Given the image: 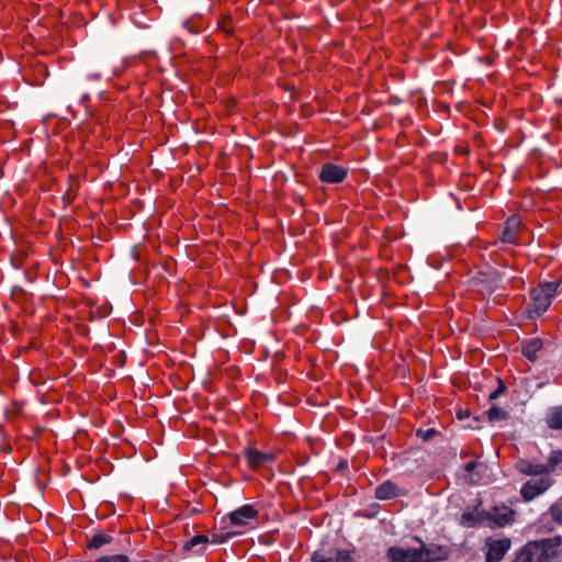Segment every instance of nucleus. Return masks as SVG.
I'll return each mask as SVG.
<instances>
[{
	"label": "nucleus",
	"instance_id": "obj_14",
	"mask_svg": "<svg viewBox=\"0 0 562 562\" xmlns=\"http://www.w3.org/2000/svg\"><path fill=\"white\" fill-rule=\"evenodd\" d=\"M398 496V487L391 481H385L375 488V497L380 501H387Z\"/></svg>",
	"mask_w": 562,
	"mask_h": 562
},
{
	"label": "nucleus",
	"instance_id": "obj_1",
	"mask_svg": "<svg viewBox=\"0 0 562 562\" xmlns=\"http://www.w3.org/2000/svg\"><path fill=\"white\" fill-rule=\"evenodd\" d=\"M450 549L435 542H425L414 536L411 543L392 546L386 550L389 562H440L449 558Z\"/></svg>",
	"mask_w": 562,
	"mask_h": 562
},
{
	"label": "nucleus",
	"instance_id": "obj_3",
	"mask_svg": "<svg viewBox=\"0 0 562 562\" xmlns=\"http://www.w3.org/2000/svg\"><path fill=\"white\" fill-rule=\"evenodd\" d=\"M560 283L557 281L544 282L532 290L530 313L537 316L543 314L551 305Z\"/></svg>",
	"mask_w": 562,
	"mask_h": 562
},
{
	"label": "nucleus",
	"instance_id": "obj_2",
	"mask_svg": "<svg viewBox=\"0 0 562 562\" xmlns=\"http://www.w3.org/2000/svg\"><path fill=\"white\" fill-rule=\"evenodd\" d=\"M561 542L560 537L528 542L513 562H550Z\"/></svg>",
	"mask_w": 562,
	"mask_h": 562
},
{
	"label": "nucleus",
	"instance_id": "obj_13",
	"mask_svg": "<svg viewBox=\"0 0 562 562\" xmlns=\"http://www.w3.org/2000/svg\"><path fill=\"white\" fill-rule=\"evenodd\" d=\"M312 562H353V559L349 551L338 550L333 557L315 552L312 557Z\"/></svg>",
	"mask_w": 562,
	"mask_h": 562
},
{
	"label": "nucleus",
	"instance_id": "obj_21",
	"mask_svg": "<svg viewBox=\"0 0 562 562\" xmlns=\"http://www.w3.org/2000/svg\"><path fill=\"white\" fill-rule=\"evenodd\" d=\"M97 562H130L128 558L123 554L101 557Z\"/></svg>",
	"mask_w": 562,
	"mask_h": 562
},
{
	"label": "nucleus",
	"instance_id": "obj_11",
	"mask_svg": "<svg viewBox=\"0 0 562 562\" xmlns=\"http://www.w3.org/2000/svg\"><path fill=\"white\" fill-rule=\"evenodd\" d=\"M209 541L210 540L206 536L198 535L186 541L182 549L186 552L192 551L194 554H202Z\"/></svg>",
	"mask_w": 562,
	"mask_h": 562
},
{
	"label": "nucleus",
	"instance_id": "obj_7",
	"mask_svg": "<svg viewBox=\"0 0 562 562\" xmlns=\"http://www.w3.org/2000/svg\"><path fill=\"white\" fill-rule=\"evenodd\" d=\"M258 510L249 504L243 505L239 508L228 514V519L234 526H246L249 520L257 517Z\"/></svg>",
	"mask_w": 562,
	"mask_h": 562
},
{
	"label": "nucleus",
	"instance_id": "obj_6",
	"mask_svg": "<svg viewBox=\"0 0 562 562\" xmlns=\"http://www.w3.org/2000/svg\"><path fill=\"white\" fill-rule=\"evenodd\" d=\"M510 540L507 538L488 540L486 542V561L498 562L501 561L510 548Z\"/></svg>",
	"mask_w": 562,
	"mask_h": 562
},
{
	"label": "nucleus",
	"instance_id": "obj_23",
	"mask_svg": "<svg viewBox=\"0 0 562 562\" xmlns=\"http://www.w3.org/2000/svg\"><path fill=\"white\" fill-rule=\"evenodd\" d=\"M231 536H233V533H227L226 536L224 535H221V536H215L213 538V542H217V543H223L225 542Z\"/></svg>",
	"mask_w": 562,
	"mask_h": 562
},
{
	"label": "nucleus",
	"instance_id": "obj_8",
	"mask_svg": "<svg viewBox=\"0 0 562 562\" xmlns=\"http://www.w3.org/2000/svg\"><path fill=\"white\" fill-rule=\"evenodd\" d=\"M521 221L519 216H510L504 224L501 233V240L507 244H514L519 234Z\"/></svg>",
	"mask_w": 562,
	"mask_h": 562
},
{
	"label": "nucleus",
	"instance_id": "obj_9",
	"mask_svg": "<svg viewBox=\"0 0 562 562\" xmlns=\"http://www.w3.org/2000/svg\"><path fill=\"white\" fill-rule=\"evenodd\" d=\"M246 458L249 467L252 469L265 467L274 459L272 453H265L256 449H248L246 451Z\"/></svg>",
	"mask_w": 562,
	"mask_h": 562
},
{
	"label": "nucleus",
	"instance_id": "obj_27",
	"mask_svg": "<svg viewBox=\"0 0 562 562\" xmlns=\"http://www.w3.org/2000/svg\"><path fill=\"white\" fill-rule=\"evenodd\" d=\"M557 508L554 506L551 507L552 515H555Z\"/></svg>",
	"mask_w": 562,
	"mask_h": 562
},
{
	"label": "nucleus",
	"instance_id": "obj_10",
	"mask_svg": "<svg viewBox=\"0 0 562 562\" xmlns=\"http://www.w3.org/2000/svg\"><path fill=\"white\" fill-rule=\"evenodd\" d=\"M514 512L508 506H495L491 513H487L490 517L497 526H505L513 520Z\"/></svg>",
	"mask_w": 562,
	"mask_h": 562
},
{
	"label": "nucleus",
	"instance_id": "obj_16",
	"mask_svg": "<svg viewBox=\"0 0 562 562\" xmlns=\"http://www.w3.org/2000/svg\"><path fill=\"white\" fill-rule=\"evenodd\" d=\"M547 425L551 429H562V405L551 407L548 411Z\"/></svg>",
	"mask_w": 562,
	"mask_h": 562
},
{
	"label": "nucleus",
	"instance_id": "obj_15",
	"mask_svg": "<svg viewBox=\"0 0 562 562\" xmlns=\"http://www.w3.org/2000/svg\"><path fill=\"white\" fill-rule=\"evenodd\" d=\"M519 471L527 475H541V474H549V469L546 464L541 463H532L529 461H520L519 464Z\"/></svg>",
	"mask_w": 562,
	"mask_h": 562
},
{
	"label": "nucleus",
	"instance_id": "obj_12",
	"mask_svg": "<svg viewBox=\"0 0 562 562\" xmlns=\"http://www.w3.org/2000/svg\"><path fill=\"white\" fill-rule=\"evenodd\" d=\"M486 517L487 513L485 510L475 507L474 509L462 514L461 522L467 527H474L477 524L483 522Z\"/></svg>",
	"mask_w": 562,
	"mask_h": 562
},
{
	"label": "nucleus",
	"instance_id": "obj_25",
	"mask_svg": "<svg viewBox=\"0 0 562 562\" xmlns=\"http://www.w3.org/2000/svg\"><path fill=\"white\" fill-rule=\"evenodd\" d=\"M475 465H476V463H475V462H473V461L468 462V463L465 464V471H467V472H472V471L474 470Z\"/></svg>",
	"mask_w": 562,
	"mask_h": 562
},
{
	"label": "nucleus",
	"instance_id": "obj_17",
	"mask_svg": "<svg viewBox=\"0 0 562 562\" xmlns=\"http://www.w3.org/2000/svg\"><path fill=\"white\" fill-rule=\"evenodd\" d=\"M541 348L542 341L539 339H532L522 346L521 352L528 360L535 361L537 359V353Z\"/></svg>",
	"mask_w": 562,
	"mask_h": 562
},
{
	"label": "nucleus",
	"instance_id": "obj_5",
	"mask_svg": "<svg viewBox=\"0 0 562 562\" xmlns=\"http://www.w3.org/2000/svg\"><path fill=\"white\" fill-rule=\"evenodd\" d=\"M348 175V169L333 164V162H326L321 167L319 170V179L321 181L329 184H337L341 183Z\"/></svg>",
	"mask_w": 562,
	"mask_h": 562
},
{
	"label": "nucleus",
	"instance_id": "obj_24",
	"mask_svg": "<svg viewBox=\"0 0 562 562\" xmlns=\"http://www.w3.org/2000/svg\"><path fill=\"white\" fill-rule=\"evenodd\" d=\"M506 389H495L494 392H492L490 395H488V398L491 401H494L496 398H498L501 396V394L505 391Z\"/></svg>",
	"mask_w": 562,
	"mask_h": 562
},
{
	"label": "nucleus",
	"instance_id": "obj_18",
	"mask_svg": "<svg viewBox=\"0 0 562 562\" xmlns=\"http://www.w3.org/2000/svg\"><path fill=\"white\" fill-rule=\"evenodd\" d=\"M112 537L105 533H97L90 539L89 547L91 549H100L104 544L111 543Z\"/></svg>",
	"mask_w": 562,
	"mask_h": 562
},
{
	"label": "nucleus",
	"instance_id": "obj_19",
	"mask_svg": "<svg viewBox=\"0 0 562 562\" xmlns=\"http://www.w3.org/2000/svg\"><path fill=\"white\" fill-rule=\"evenodd\" d=\"M487 416L490 422H501L508 418V413L498 406H492L488 412Z\"/></svg>",
	"mask_w": 562,
	"mask_h": 562
},
{
	"label": "nucleus",
	"instance_id": "obj_26",
	"mask_svg": "<svg viewBox=\"0 0 562 562\" xmlns=\"http://www.w3.org/2000/svg\"><path fill=\"white\" fill-rule=\"evenodd\" d=\"M469 416H470V413H469L468 411H460V412L458 413V418H459V419H464V418H467V417H469Z\"/></svg>",
	"mask_w": 562,
	"mask_h": 562
},
{
	"label": "nucleus",
	"instance_id": "obj_20",
	"mask_svg": "<svg viewBox=\"0 0 562 562\" xmlns=\"http://www.w3.org/2000/svg\"><path fill=\"white\" fill-rule=\"evenodd\" d=\"M560 463H562V451H552L549 457V462L546 464L549 469V473L552 472L554 468Z\"/></svg>",
	"mask_w": 562,
	"mask_h": 562
},
{
	"label": "nucleus",
	"instance_id": "obj_4",
	"mask_svg": "<svg viewBox=\"0 0 562 562\" xmlns=\"http://www.w3.org/2000/svg\"><path fill=\"white\" fill-rule=\"evenodd\" d=\"M551 485L552 480L549 475L535 477L522 485L520 493L526 501H532L535 497L546 492Z\"/></svg>",
	"mask_w": 562,
	"mask_h": 562
},
{
	"label": "nucleus",
	"instance_id": "obj_22",
	"mask_svg": "<svg viewBox=\"0 0 562 562\" xmlns=\"http://www.w3.org/2000/svg\"><path fill=\"white\" fill-rule=\"evenodd\" d=\"M436 434V430L434 428H428V429H419L417 431V436L420 437L422 439L424 440H429L431 439Z\"/></svg>",
	"mask_w": 562,
	"mask_h": 562
}]
</instances>
